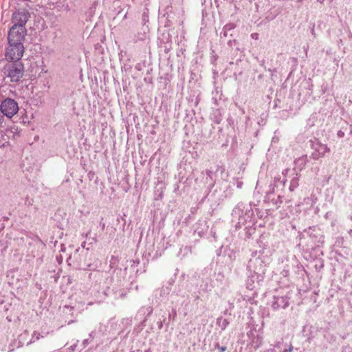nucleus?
<instances>
[{"label":"nucleus","mask_w":352,"mask_h":352,"mask_svg":"<svg viewBox=\"0 0 352 352\" xmlns=\"http://www.w3.org/2000/svg\"><path fill=\"white\" fill-rule=\"evenodd\" d=\"M289 171V168H286L283 171V175H286L287 174V173Z\"/></svg>","instance_id":"a878e982"},{"label":"nucleus","mask_w":352,"mask_h":352,"mask_svg":"<svg viewBox=\"0 0 352 352\" xmlns=\"http://www.w3.org/2000/svg\"><path fill=\"white\" fill-rule=\"evenodd\" d=\"M235 28V25L234 23H228L226 24L223 28L227 30V31H230V30H233L234 28Z\"/></svg>","instance_id":"f3484780"},{"label":"nucleus","mask_w":352,"mask_h":352,"mask_svg":"<svg viewBox=\"0 0 352 352\" xmlns=\"http://www.w3.org/2000/svg\"><path fill=\"white\" fill-rule=\"evenodd\" d=\"M172 311H173V312H172V314H173L174 316H175V315H176V310H175V309H173L172 310Z\"/></svg>","instance_id":"cd10ccee"},{"label":"nucleus","mask_w":352,"mask_h":352,"mask_svg":"<svg viewBox=\"0 0 352 352\" xmlns=\"http://www.w3.org/2000/svg\"><path fill=\"white\" fill-rule=\"evenodd\" d=\"M311 32L312 35L315 36V31H314V28L311 29Z\"/></svg>","instance_id":"bb28decb"},{"label":"nucleus","mask_w":352,"mask_h":352,"mask_svg":"<svg viewBox=\"0 0 352 352\" xmlns=\"http://www.w3.org/2000/svg\"><path fill=\"white\" fill-rule=\"evenodd\" d=\"M282 202H283V201H282V197H281L280 196H278V201L276 202V204H278V203H279V204H281Z\"/></svg>","instance_id":"393cba45"},{"label":"nucleus","mask_w":352,"mask_h":352,"mask_svg":"<svg viewBox=\"0 0 352 352\" xmlns=\"http://www.w3.org/2000/svg\"><path fill=\"white\" fill-rule=\"evenodd\" d=\"M228 32L224 28H223V31L221 32V34H223V36L226 37L228 35Z\"/></svg>","instance_id":"b1692460"},{"label":"nucleus","mask_w":352,"mask_h":352,"mask_svg":"<svg viewBox=\"0 0 352 352\" xmlns=\"http://www.w3.org/2000/svg\"><path fill=\"white\" fill-rule=\"evenodd\" d=\"M30 17L28 10L25 8H19L12 16V23L14 25L25 28V25Z\"/></svg>","instance_id":"423d86ee"},{"label":"nucleus","mask_w":352,"mask_h":352,"mask_svg":"<svg viewBox=\"0 0 352 352\" xmlns=\"http://www.w3.org/2000/svg\"><path fill=\"white\" fill-rule=\"evenodd\" d=\"M89 337L93 338H94V332H91L89 333Z\"/></svg>","instance_id":"c85d7f7f"},{"label":"nucleus","mask_w":352,"mask_h":352,"mask_svg":"<svg viewBox=\"0 0 352 352\" xmlns=\"http://www.w3.org/2000/svg\"><path fill=\"white\" fill-rule=\"evenodd\" d=\"M85 244H86V242H85V241H84V242H82V243L81 246H82V248H85Z\"/></svg>","instance_id":"c756f323"},{"label":"nucleus","mask_w":352,"mask_h":352,"mask_svg":"<svg viewBox=\"0 0 352 352\" xmlns=\"http://www.w3.org/2000/svg\"><path fill=\"white\" fill-rule=\"evenodd\" d=\"M89 339H85L83 341H82V345L84 347H86L87 346V344H89Z\"/></svg>","instance_id":"412c9836"},{"label":"nucleus","mask_w":352,"mask_h":352,"mask_svg":"<svg viewBox=\"0 0 352 352\" xmlns=\"http://www.w3.org/2000/svg\"><path fill=\"white\" fill-rule=\"evenodd\" d=\"M289 274V270L288 269H284L283 270V272H281V274L284 276V277H287L288 276Z\"/></svg>","instance_id":"aec40b11"},{"label":"nucleus","mask_w":352,"mask_h":352,"mask_svg":"<svg viewBox=\"0 0 352 352\" xmlns=\"http://www.w3.org/2000/svg\"><path fill=\"white\" fill-rule=\"evenodd\" d=\"M78 340H76V343H75V344H74L73 345L70 346H69V349L71 351H72V352L75 351V350H76V346H77V345H78Z\"/></svg>","instance_id":"6ab92c4d"},{"label":"nucleus","mask_w":352,"mask_h":352,"mask_svg":"<svg viewBox=\"0 0 352 352\" xmlns=\"http://www.w3.org/2000/svg\"><path fill=\"white\" fill-rule=\"evenodd\" d=\"M91 276H94V278L96 279V281L100 280V284H102V287L107 289H109V286L113 282V278L108 273L105 272L97 271L94 274H91Z\"/></svg>","instance_id":"1a4fd4ad"},{"label":"nucleus","mask_w":352,"mask_h":352,"mask_svg":"<svg viewBox=\"0 0 352 352\" xmlns=\"http://www.w3.org/2000/svg\"><path fill=\"white\" fill-rule=\"evenodd\" d=\"M43 336H41V334L36 331H34L32 336V338L30 341V343H33V342H35L36 341H38L41 338H43Z\"/></svg>","instance_id":"4468645a"},{"label":"nucleus","mask_w":352,"mask_h":352,"mask_svg":"<svg viewBox=\"0 0 352 352\" xmlns=\"http://www.w3.org/2000/svg\"><path fill=\"white\" fill-rule=\"evenodd\" d=\"M317 151L318 152V157H323L327 153L330 151V149L326 144H320Z\"/></svg>","instance_id":"ddd939ff"},{"label":"nucleus","mask_w":352,"mask_h":352,"mask_svg":"<svg viewBox=\"0 0 352 352\" xmlns=\"http://www.w3.org/2000/svg\"><path fill=\"white\" fill-rule=\"evenodd\" d=\"M338 138H343L344 135V133L342 131H339L337 133Z\"/></svg>","instance_id":"4be33fe9"},{"label":"nucleus","mask_w":352,"mask_h":352,"mask_svg":"<svg viewBox=\"0 0 352 352\" xmlns=\"http://www.w3.org/2000/svg\"><path fill=\"white\" fill-rule=\"evenodd\" d=\"M26 34L25 28H21L16 25H12L8 34V43H22V41Z\"/></svg>","instance_id":"0eeeda50"},{"label":"nucleus","mask_w":352,"mask_h":352,"mask_svg":"<svg viewBox=\"0 0 352 352\" xmlns=\"http://www.w3.org/2000/svg\"><path fill=\"white\" fill-rule=\"evenodd\" d=\"M159 326H160V328H161L162 327V324H159Z\"/></svg>","instance_id":"f704fd0d"},{"label":"nucleus","mask_w":352,"mask_h":352,"mask_svg":"<svg viewBox=\"0 0 352 352\" xmlns=\"http://www.w3.org/2000/svg\"><path fill=\"white\" fill-rule=\"evenodd\" d=\"M0 111L4 116L11 118L19 111L18 103L14 99L6 98L0 104Z\"/></svg>","instance_id":"20e7f679"},{"label":"nucleus","mask_w":352,"mask_h":352,"mask_svg":"<svg viewBox=\"0 0 352 352\" xmlns=\"http://www.w3.org/2000/svg\"><path fill=\"white\" fill-rule=\"evenodd\" d=\"M89 234H90V231H89V232L86 234V236H87Z\"/></svg>","instance_id":"473e14b6"},{"label":"nucleus","mask_w":352,"mask_h":352,"mask_svg":"<svg viewBox=\"0 0 352 352\" xmlns=\"http://www.w3.org/2000/svg\"><path fill=\"white\" fill-rule=\"evenodd\" d=\"M24 53V47L23 43H8V46L6 51V58L8 61H19Z\"/></svg>","instance_id":"7ed1b4c3"},{"label":"nucleus","mask_w":352,"mask_h":352,"mask_svg":"<svg viewBox=\"0 0 352 352\" xmlns=\"http://www.w3.org/2000/svg\"><path fill=\"white\" fill-rule=\"evenodd\" d=\"M248 267L250 271L253 272L258 276H260L265 274L266 264L260 256H256L255 254L250 259Z\"/></svg>","instance_id":"39448f33"},{"label":"nucleus","mask_w":352,"mask_h":352,"mask_svg":"<svg viewBox=\"0 0 352 352\" xmlns=\"http://www.w3.org/2000/svg\"><path fill=\"white\" fill-rule=\"evenodd\" d=\"M241 185H242V183H238V184H237V187H238V188H241Z\"/></svg>","instance_id":"7c9ffc66"},{"label":"nucleus","mask_w":352,"mask_h":352,"mask_svg":"<svg viewBox=\"0 0 352 352\" xmlns=\"http://www.w3.org/2000/svg\"><path fill=\"white\" fill-rule=\"evenodd\" d=\"M288 295L289 293L281 296H274L273 300L271 302L272 308L274 310L287 308L289 305V300L290 299V297Z\"/></svg>","instance_id":"6e6552de"},{"label":"nucleus","mask_w":352,"mask_h":352,"mask_svg":"<svg viewBox=\"0 0 352 352\" xmlns=\"http://www.w3.org/2000/svg\"><path fill=\"white\" fill-rule=\"evenodd\" d=\"M217 168L213 169L210 168V169L206 170L205 173L206 175V182L209 185L213 186L214 184L215 175Z\"/></svg>","instance_id":"9d476101"},{"label":"nucleus","mask_w":352,"mask_h":352,"mask_svg":"<svg viewBox=\"0 0 352 352\" xmlns=\"http://www.w3.org/2000/svg\"><path fill=\"white\" fill-rule=\"evenodd\" d=\"M215 347L217 348L221 352H223L227 349L226 346H220L219 343L216 344Z\"/></svg>","instance_id":"a211bd4d"},{"label":"nucleus","mask_w":352,"mask_h":352,"mask_svg":"<svg viewBox=\"0 0 352 352\" xmlns=\"http://www.w3.org/2000/svg\"><path fill=\"white\" fill-rule=\"evenodd\" d=\"M298 182L299 175L297 173H296V176L294 177L290 182V185L289 187L290 191H294L298 186Z\"/></svg>","instance_id":"f8f14e48"},{"label":"nucleus","mask_w":352,"mask_h":352,"mask_svg":"<svg viewBox=\"0 0 352 352\" xmlns=\"http://www.w3.org/2000/svg\"><path fill=\"white\" fill-rule=\"evenodd\" d=\"M159 326H160V328H161L162 327V324H159Z\"/></svg>","instance_id":"72a5a7b5"},{"label":"nucleus","mask_w":352,"mask_h":352,"mask_svg":"<svg viewBox=\"0 0 352 352\" xmlns=\"http://www.w3.org/2000/svg\"><path fill=\"white\" fill-rule=\"evenodd\" d=\"M296 166L299 170H302L308 162L307 155H302L295 160Z\"/></svg>","instance_id":"9b49d317"},{"label":"nucleus","mask_w":352,"mask_h":352,"mask_svg":"<svg viewBox=\"0 0 352 352\" xmlns=\"http://www.w3.org/2000/svg\"><path fill=\"white\" fill-rule=\"evenodd\" d=\"M232 215L238 217V224L241 226L251 221L254 216V212L250 204L240 202L232 210Z\"/></svg>","instance_id":"f257e3e1"},{"label":"nucleus","mask_w":352,"mask_h":352,"mask_svg":"<svg viewBox=\"0 0 352 352\" xmlns=\"http://www.w3.org/2000/svg\"><path fill=\"white\" fill-rule=\"evenodd\" d=\"M255 339H256V340L253 341V342L256 344L254 346V348L258 349L261 344L262 340H261V338L258 336H257Z\"/></svg>","instance_id":"dca6fc26"},{"label":"nucleus","mask_w":352,"mask_h":352,"mask_svg":"<svg viewBox=\"0 0 352 352\" xmlns=\"http://www.w3.org/2000/svg\"><path fill=\"white\" fill-rule=\"evenodd\" d=\"M3 72L10 78L11 82H18L23 76V64L19 61L8 63L3 67Z\"/></svg>","instance_id":"f03ea898"},{"label":"nucleus","mask_w":352,"mask_h":352,"mask_svg":"<svg viewBox=\"0 0 352 352\" xmlns=\"http://www.w3.org/2000/svg\"><path fill=\"white\" fill-rule=\"evenodd\" d=\"M292 351H293V346H292V344H290V346H289V349H285V350L283 351V352H292Z\"/></svg>","instance_id":"5701e85b"},{"label":"nucleus","mask_w":352,"mask_h":352,"mask_svg":"<svg viewBox=\"0 0 352 352\" xmlns=\"http://www.w3.org/2000/svg\"><path fill=\"white\" fill-rule=\"evenodd\" d=\"M217 322L219 323V326L222 329H225L228 324V322L226 319L218 318Z\"/></svg>","instance_id":"2eb2a0df"},{"label":"nucleus","mask_w":352,"mask_h":352,"mask_svg":"<svg viewBox=\"0 0 352 352\" xmlns=\"http://www.w3.org/2000/svg\"><path fill=\"white\" fill-rule=\"evenodd\" d=\"M101 226H102V228L104 229L105 227V224L103 223Z\"/></svg>","instance_id":"2f4dec72"}]
</instances>
